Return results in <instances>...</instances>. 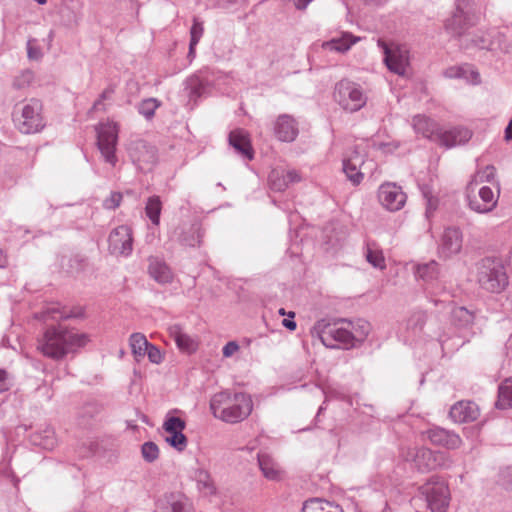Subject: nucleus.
<instances>
[{
    "instance_id": "10",
    "label": "nucleus",
    "mask_w": 512,
    "mask_h": 512,
    "mask_svg": "<svg viewBox=\"0 0 512 512\" xmlns=\"http://www.w3.org/2000/svg\"><path fill=\"white\" fill-rule=\"evenodd\" d=\"M377 44L383 51L387 68L395 74L405 76L409 67V51L405 47H390L381 39Z\"/></svg>"
},
{
    "instance_id": "4",
    "label": "nucleus",
    "mask_w": 512,
    "mask_h": 512,
    "mask_svg": "<svg viewBox=\"0 0 512 512\" xmlns=\"http://www.w3.org/2000/svg\"><path fill=\"white\" fill-rule=\"evenodd\" d=\"M477 282L491 293H500L508 285V276L503 261L496 257H485L477 265Z\"/></svg>"
},
{
    "instance_id": "48",
    "label": "nucleus",
    "mask_w": 512,
    "mask_h": 512,
    "mask_svg": "<svg viewBox=\"0 0 512 512\" xmlns=\"http://www.w3.org/2000/svg\"><path fill=\"white\" fill-rule=\"evenodd\" d=\"M33 78H34V76H33V72L32 71H30V70L22 71L14 79L13 85L17 89H22V88L30 85V83L32 82Z\"/></svg>"
},
{
    "instance_id": "21",
    "label": "nucleus",
    "mask_w": 512,
    "mask_h": 512,
    "mask_svg": "<svg viewBox=\"0 0 512 512\" xmlns=\"http://www.w3.org/2000/svg\"><path fill=\"white\" fill-rule=\"evenodd\" d=\"M406 461L412 462L414 467L420 472L433 470L434 451L426 447L409 448L406 454H403Z\"/></svg>"
},
{
    "instance_id": "57",
    "label": "nucleus",
    "mask_w": 512,
    "mask_h": 512,
    "mask_svg": "<svg viewBox=\"0 0 512 512\" xmlns=\"http://www.w3.org/2000/svg\"><path fill=\"white\" fill-rule=\"evenodd\" d=\"M10 388L9 374L6 370L0 369V393H3Z\"/></svg>"
},
{
    "instance_id": "51",
    "label": "nucleus",
    "mask_w": 512,
    "mask_h": 512,
    "mask_svg": "<svg viewBox=\"0 0 512 512\" xmlns=\"http://www.w3.org/2000/svg\"><path fill=\"white\" fill-rule=\"evenodd\" d=\"M122 200V194L119 192H112L108 198H106L103 202V206L106 209H115L117 208Z\"/></svg>"
},
{
    "instance_id": "7",
    "label": "nucleus",
    "mask_w": 512,
    "mask_h": 512,
    "mask_svg": "<svg viewBox=\"0 0 512 512\" xmlns=\"http://www.w3.org/2000/svg\"><path fill=\"white\" fill-rule=\"evenodd\" d=\"M419 491L432 512H446L450 502V491L448 484L439 476L430 477L420 486Z\"/></svg>"
},
{
    "instance_id": "26",
    "label": "nucleus",
    "mask_w": 512,
    "mask_h": 512,
    "mask_svg": "<svg viewBox=\"0 0 512 512\" xmlns=\"http://www.w3.org/2000/svg\"><path fill=\"white\" fill-rule=\"evenodd\" d=\"M229 144L245 160L253 159V149L248 138V134L243 129H236L230 132Z\"/></svg>"
},
{
    "instance_id": "31",
    "label": "nucleus",
    "mask_w": 512,
    "mask_h": 512,
    "mask_svg": "<svg viewBox=\"0 0 512 512\" xmlns=\"http://www.w3.org/2000/svg\"><path fill=\"white\" fill-rule=\"evenodd\" d=\"M258 464L263 475L269 480H278L281 476V470L274 459L265 453L258 454Z\"/></svg>"
},
{
    "instance_id": "47",
    "label": "nucleus",
    "mask_w": 512,
    "mask_h": 512,
    "mask_svg": "<svg viewBox=\"0 0 512 512\" xmlns=\"http://www.w3.org/2000/svg\"><path fill=\"white\" fill-rule=\"evenodd\" d=\"M163 429L167 434L171 432L183 431L185 429V422L179 417H169L165 420Z\"/></svg>"
},
{
    "instance_id": "29",
    "label": "nucleus",
    "mask_w": 512,
    "mask_h": 512,
    "mask_svg": "<svg viewBox=\"0 0 512 512\" xmlns=\"http://www.w3.org/2000/svg\"><path fill=\"white\" fill-rule=\"evenodd\" d=\"M360 37L353 36L349 32H342L340 36L333 37L329 41H325L322 47L325 50L335 51L339 53L347 52L355 43L360 41Z\"/></svg>"
},
{
    "instance_id": "41",
    "label": "nucleus",
    "mask_w": 512,
    "mask_h": 512,
    "mask_svg": "<svg viewBox=\"0 0 512 512\" xmlns=\"http://www.w3.org/2000/svg\"><path fill=\"white\" fill-rule=\"evenodd\" d=\"M162 210V203L158 196H151L148 198L145 213L149 218L152 224L159 225L160 223V214Z\"/></svg>"
},
{
    "instance_id": "13",
    "label": "nucleus",
    "mask_w": 512,
    "mask_h": 512,
    "mask_svg": "<svg viewBox=\"0 0 512 512\" xmlns=\"http://www.w3.org/2000/svg\"><path fill=\"white\" fill-rule=\"evenodd\" d=\"M109 250L112 254L129 256L133 250L132 230L127 225L114 228L108 238Z\"/></svg>"
},
{
    "instance_id": "27",
    "label": "nucleus",
    "mask_w": 512,
    "mask_h": 512,
    "mask_svg": "<svg viewBox=\"0 0 512 512\" xmlns=\"http://www.w3.org/2000/svg\"><path fill=\"white\" fill-rule=\"evenodd\" d=\"M159 512H190L189 500L181 493H170L160 500Z\"/></svg>"
},
{
    "instance_id": "39",
    "label": "nucleus",
    "mask_w": 512,
    "mask_h": 512,
    "mask_svg": "<svg viewBox=\"0 0 512 512\" xmlns=\"http://www.w3.org/2000/svg\"><path fill=\"white\" fill-rule=\"evenodd\" d=\"M301 512H342L337 506L319 498L309 499L304 502Z\"/></svg>"
},
{
    "instance_id": "54",
    "label": "nucleus",
    "mask_w": 512,
    "mask_h": 512,
    "mask_svg": "<svg viewBox=\"0 0 512 512\" xmlns=\"http://www.w3.org/2000/svg\"><path fill=\"white\" fill-rule=\"evenodd\" d=\"M146 354L152 363L159 364L162 361L161 351L154 345L149 344Z\"/></svg>"
},
{
    "instance_id": "55",
    "label": "nucleus",
    "mask_w": 512,
    "mask_h": 512,
    "mask_svg": "<svg viewBox=\"0 0 512 512\" xmlns=\"http://www.w3.org/2000/svg\"><path fill=\"white\" fill-rule=\"evenodd\" d=\"M176 344L180 349L186 350V351H189L193 348V341L185 333H183L182 336H177Z\"/></svg>"
},
{
    "instance_id": "3",
    "label": "nucleus",
    "mask_w": 512,
    "mask_h": 512,
    "mask_svg": "<svg viewBox=\"0 0 512 512\" xmlns=\"http://www.w3.org/2000/svg\"><path fill=\"white\" fill-rule=\"evenodd\" d=\"M210 410L215 418L226 423L236 424L251 414L253 402L246 393H231L225 390L212 396Z\"/></svg>"
},
{
    "instance_id": "8",
    "label": "nucleus",
    "mask_w": 512,
    "mask_h": 512,
    "mask_svg": "<svg viewBox=\"0 0 512 512\" xmlns=\"http://www.w3.org/2000/svg\"><path fill=\"white\" fill-rule=\"evenodd\" d=\"M334 99L344 110L349 112L360 110L367 102L362 87L346 79L335 85Z\"/></svg>"
},
{
    "instance_id": "23",
    "label": "nucleus",
    "mask_w": 512,
    "mask_h": 512,
    "mask_svg": "<svg viewBox=\"0 0 512 512\" xmlns=\"http://www.w3.org/2000/svg\"><path fill=\"white\" fill-rule=\"evenodd\" d=\"M449 415L456 423H466L475 421L480 415V410L472 401H459L451 407Z\"/></svg>"
},
{
    "instance_id": "17",
    "label": "nucleus",
    "mask_w": 512,
    "mask_h": 512,
    "mask_svg": "<svg viewBox=\"0 0 512 512\" xmlns=\"http://www.w3.org/2000/svg\"><path fill=\"white\" fill-rule=\"evenodd\" d=\"M202 237V227L198 222L180 224L171 234L172 240H175L179 244L187 247H196L200 245Z\"/></svg>"
},
{
    "instance_id": "64",
    "label": "nucleus",
    "mask_w": 512,
    "mask_h": 512,
    "mask_svg": "<svg viewBox=\"0 0 512 512\" xmlns=\"http://www.w3.org/2000/svg\"><path fill=\"white\" fill-rule=\"evenodd\" d=\"M297 9H305L313 0H293Z\"/></svg>"
},
{
    "instance_id": "1",
    "label": "nucleus",
    "mask_w": 512,
    "mask_h": 512,
    "mask_svg": "<svg viewBox=\"0 0 512 512\" xmlns=\"http://www.w3.org/2000/svg\"><path fill=\"white\" fill-rule=\"evenodd\" d=\"M370 324L362 319L351 321L347 319L317 321L311 329L313 337H317L327 348L350 349L361 343L368 336Z\"/></svg>"
},
{
    "instance_id": "25",
    "label": "nucleus",
    "mask_w": 512,
    "mask_h": 512,
    "mask_svg": "<svg viewBox=\"0 0 512 512\" xmlns=\"http://www.w3.org/2000/svg\"><path fill=\"white\" fill-rule=\"evenodd\" d=\"M443 76L448 79H462L472 85H478L481 82L479 72L469 64L448 67L443 71Z\"/></svg>"
},
{
    "instance_id": "2",
    "label": "nucleus",
    "mask_w": 512,
    "mask_h": 512,
    "mask_svg": "<svg viewBox=\"0 0 512 512\" xmlns=\"http://www.w3.org/2000/svg\"><path fill=\"white\" fill-rule=\"evenodd\" d=\"M88 342L86 334L61 325L49 327L38 340V350L46 357L59 360L83 347Z\"/></svg>"
},
{
    "instance_id": "33",
    "label": "nucleus",
    "mask_w": 512,
    "mask_h": 512,
    "mask_svg": "<svg viewBox=\"0 0 512 512\" xmlns=\"http://www.w3.org/2000/svg\"><path fill=\"white\" fill-rule=\"evenodd\" d=\"M417 279L423 280L427 284H432L439 276V265L436 261L418 264L415 268Z\"/></svg>"
},
{
    "instance_id": "45",
    "label": "nucleus",
    "mask_w": 512,
    "mask_h": 512,
    "mask_svg": "<svg viewBox=\"0 0 512 512\" xmlns=\"http://www.w3.org/2000/svg\"><path fill=\"white\" fill-rule=\"evenodd\" d=\"M158 106L159 103L157 102L156 99H145L138 105V112L139 114L143 115L146 119H151L154 116L155 110L158 108Z\"/></svg>"
},
{
    "instance_id": "52",
    "label": "nucleus",
    "mask_w": 512,
    "mask_h": 512,
    "mask_svg": "<svg viewBox=\"0 0 512 512\" xmlns=\"http://www.w3.org/2000/svg\"><path fill=\"white\" fill-rule=\"evenodd\" d=\"M114 94V88L112 86L107 87L94 102L92 107L93 110H100L104 100L110 99Z\"/></svg>"
},
{
    "instance_id": "35",
    "label": "nucleus",
    "mask_w": 512,
    "mask_h": 512,
    "mask_svg": "<svg viewBox=\"0 0 512 512\" xmlns=\"http://www.w3.org/2000/svg\"><path fill=\"white\" fill-rule=\"evenodd\" d=\"M32 442L43 449L52 450L57 444V439L54 430L51 427H46L33 435Z\"/></svg>"
},
{
    "instance_id": "50",
    "label": "nucleus",
    "mask_w": 512,
    "mask_h": 512,
    "mask_svg": "<svg viewBox=\"0 0 512 512\" xmlns=\"http://www.w3.org/2000/svg\"><path fill=\"white\" fill-rule=\"evenodd\" d=\"M495 177V168L493 166H486L482 171L476 174L475 180L480 182H491Z\"/></svg>"
},
{
    "instance_id": "56",
    "label": "nucleus",
    "mask_w": 512,
    "mask_h": 512,
    "mask_svg": "<svg viewBox=\"0 0 512 512\" xmlns=\"http://www.w3.org/2000/svg\"><path fill=\"white\" fill-rule=\"evenodd\" d=\"M472 43L480 49H489L491 46L490 38L486 35H481L477 37V39H472Z\"/></svg>"
},
{
    "instance_id": "38",
    "label": "nucleus",
    "mask_w": 512,
    "mask_h": 512,
    "mask_svg": "<svg viewBox=\"0 0 512 512\" xmlns=\"http://www.w3.org/2000/svg\"><path fill=\"white\" fill-rule=\"evenodd\" d=\"M426 322V315L424 312L418 311L413 313L406 322V329L408 331L407 340H413L414 337L419 335Z\"/></svg>"
},
{
    "instance_id": "9",
    "label": "nucleus",
    "mask_w": 512,
    "mask_h": 512,
    "mask_svg": "<svg viewBox=\"0 0 512 512\" xmlns=\"http://www.w3.org/2000/svg\"><path fill=\"white\" fill-rule=\"evenodd\" d=\"M473 17L471 0H457L452 16L445 21V29L452 36H464L474 24Z\"/></svg>"
},
{
    "instance_id": "37",
    "label": "nucleus",
    "mask_w": 512,
    "mask_h": 512,
    "mask_svg": "<svg viewBox=\"0 0 512 512\" xmlns=\"http://www.w3.org/2000/svg\"><path fill=\"white\" fill-rule=\"evenodd\" d=\"M496 406L499 409L512 408V377L503 381L499 386Z\"/></svg>"
},
{
    "instance_id": "60",
    "label": "nucleus",
    "mask_w": 512,
    "mask_h": 512,
    "mask_svg": "<svg viewBox=\"0 0 512 512\" xmlns=\"http://www.w3.org/2000/svg\"><path fill=\"white\" fill-rule=\"evenodd\" d=\"M196 80L198 81V84H194L195 80H192L193 82V90L194 93L201 94L205 90V85L208 84V80L203 77H197Z\"/></svg>"
},
{
    "instance_id": "43",
    "label": "nucleus",
    "mask_w": 512,
    "mask_h": 512,
    "mask_svg": "<svg viewBox=\"0 0 512 512\" xmlns=\"http://www.w3.org/2000/svg\"><path fill=\"white\" fill-rule=\"evenodd\" d=\"M166 442L178 451L185 450L187 446V438L183 431L171 432L165 438Z\"/></svg>"
},
{
    "instance_id": "53",
    "label": "nucleus",
    "mask_w": 512,
    "mask_h": 512,
    "mask_svg": "<svg viewBox=\"0 0 512 512\" xmlns=\"http://www.w3.org/2000/svg\"><path fill=\"white\" fill-rule=\"evenodd\" d=\"M423 195L426 199V216L430 217V215L436 210L437 208V200L434 199L430 192L426 189H423Z\"/></svg>"
},
{
    "instance_id": "42",
    "label": "nucleus",
    "mask_w": 512,
    "mask_h": 512,
    "mask_svg": "<svg viewBox=\"0 0 512 512\" xmlns=\"http://www.w3.org/2000/svg\"><path fill=\"white\" fill-rule=\"evenodd\" d=\"M203 32L204 28L202 22H200L197 18H194L190 29L189 56L194 55L195 47L203 36Z\"/></svg>"
},
{
    "instance_id": "40",
    "label": "nucleus",
    "mask_w": 512,
    "mask_h": 512,
    "mask_svg": "<svg viewBox=\"0 0 512 512\" xmlns=\"http://www.w3.org/2000/svg\"><path fill=\"white\" fill-rule=\"evenodd\" d=\"M129 343L132 354L136 359L146 355V350H148V345L150 344L147 338L141 333H133L130 336Z\"/></svg>"
},
{
    "instance_id": "63",
    "label": "nucleus",
    "mask_w": 512,
    "mask_h": 512,
    "mask_svg": "<svg viewBox=\"0 0 512 512\" xmlns=\"http://www.w3.org/2000/svg\"><path fill=\"white\" fill-rule=\"evenodd\" d=\"M282 325H283L285 328H287V329H289V330H291V331L295 330V329H296V326H297V325H296V322H295L294 320H291V319H283V321H282Z\"/></svg>"
},
{
    "instance_id": "24",
    "label": "nucleus",
    "mask_w": 512,
    "mask_h": 512,
    "mask_svg": "<svg viewBox=\"0 0 512 512\" xmlns=\"http://www.w3.org/2000/svg\"><path fill=\"white\" fill-rule=\"evenodd\" d=\"M274 133L278 140L292 142L298 135L297 123L289 115H280L275 122Z\"/></svg>"
},
{
    "instance_id": "6",
    "label": "nucleus",
    "mask_w": 512,
    "mask_h": 512,
    "mask_svg": "<svg viewBox=\"0 0 512 512\" xmlns=\"http://www.w3.org/2000/svg\"><path fill=\"white\" fill-rule=\"evenodd\" d=\"M97 147L104 161L115 167L118 162L116 154L118 144V124L113 121L99 123L96 126Z\"/></svg>"
},
{
    "instance_id": "14",
    "label": "nucleus",
    "mask_w": 512,
    "mask_h": 512,
    "mask_svg": "<svg viewBox=\"0 0 512 512\" xmlns=\"http://www.w3.org/2000/svg\"><path fill=\"white\" fill-rule=\"evenodd\" d=\"M406 194L395 183H384L378 189V200L388 211L401 210L406 203Z\"/></svg>"
},
{
    "instance_id": "46",
    "label": "nucleus",
    "mask_w": 512,
    "mask_h": 512,
    "mask_svg": "<svg viewBox=\"0 0 512 512\" xmlns=\"http://www.w3.org/2000/svg\"><path fill=\"white\" fill-rule=\"evenodd\" d=\"M432 465H433V470L438 469V468L449 469L453 465V460L447 453L437 451V452H434Z\"/></svg>"
},
{
    "instance_id": "11",
    "label": "nucleus",
    "mask_w": 512,
    "mask_h": 512,
    "mask_svg": "<svg viewBox=\"0 0 512 512\" xmlns=\"http://www.w3.org/2000/svg\"><path fill=\"white\" fill-rule=\"evenodd\" d=\"M466 197L468 207L472 211L480 214L491 212L496 207L498 201V193L495 194L489 186L480 187L475 194L472 183L468 186Z\"/></svg>"
},
{
    "instance_id": "59",
    "label": "nucleus",
    "mask_w": 512,
    "mask_h": 512,
    "mask_svg": "<svg viewBox=\"0 0 512 512\" xmlns=\"http://www.w3.org/2000/svg\"><path fill=\"white\" fill-rule=\"evenodd\" d=\"M323 394L325 395L326 400L331 398H344V394L338 392L335 388L327 387L322 389Z\"/></svg>"
},
{
    "instance_id": "44",
    "label": "nucleus",
    "mask_w": 512,
    "mask_h": 512,
    "mask_svg": "<svg viewBox=\"0 0 512 512\" xmlns=\"http://www.w3.org/2000/svg\"><path fill=\"white\" fill-rule=\"evenodd\" d=\"M141 454L146 462L153 463L159 457V448L154 442L147 441L141 446Z\"/></svg>"
},
{
    "instance_id": "18",
    "label": "nucleus",
    "mask_w": 512,
    "mask_h": 512,
    "mask_svg": "<svg viewBox=\"0 0 512 512\" xmlns=\"http://www.w3.org/2000/svg\"><path fill=\"white\" fill-rule=\"evenodd\" d=\"M130 157L141 170H150L157 161V150L154 146L139 141L131 149Z\"/></svg>"
},
{
    "instance_id": "58",
    "label": "nucleus",
    "mask_w": 512,
    "mask_h": 512,
    "mask_svg": "<svg viewBox=\"0 0 512 512\" xmlns=\"http://www.w3.org/2000/svg\"><path fill=\"white\" fill-rule=\"evenodd\" d=\"M239 350V345L235 341L228 342L222 349L224 357H231Z\"/></svg>"
},
{
    "instance_id": "34",
    "label": "nucleus",
    "mask_w": 512,
    "mask_h": 512,
    "mask_svg": "<svg viewBox=\"0 0 512 512\" xmlns=\"http://www.w3.org/2000/svg\"><path fill=\"white\" fill-rule=\"evenodd\" d=\"M451 319L452 323L460 328L465 329L468 328L474 321V314L472 311L468 310L465 307H454L451 310Z\"/></svg>"
},
{
    "instance_id": "15",
    "label": "nucleus",
    "mask_w": 512,
    "mask_h": 512,
    "mask_svg": "<svg viewBox=\"0 0 512 512\" xmlns=\"http://www.w3.org/2000/svg\"><path fill=\"white\" fill-rule=\"evenodd\" d=\"M463 234L459 227L450 226L444 229L438 246L440 258L449 259L462 249Z\"/></svg>"
},
{
    "instance_id": "12",
    "label": "nucleus",
    "mask_w": 512,
    "mask_h": 512,
    "mask_svg": "<svg viewBox=\"0 0 512 512\" xmlns=\"http://www.w3.org/2000/svg\"><path fill=\"white\" fill-rule=\"evenodd\" d=\"M366 164L364 154L358 146L345 152L342 160V169L347 179L353 184L358 185L362 182L364 172L363 166Z\"/></svg>"
},
{
    "instance_id": "30",
    "label": "nucleus",
    "mask_w": 512,
    "mask_h": 512,
    "mask_svg": "<svg viewBox=\"0 0 512 512\" xmlns=\"http://www.w3.org/2000/svg\"><path fill=\"white\" fill-rule=\"evenodd\" d=\"M35 317L46 322L49 320L59 321L69 319L77 317V315L72 314L70 310L64 307H61L59 303H50L41 312L36 313Z\"/></svg>"
},
{
    "instance_id": "16",
    "label": "nucleus",
    "mask_w": 512,
    "mask_h": 512,
    "mask_svg": "<svg viewBox=\"0 0 512 512\" xmlns=\"http://www.w3.org/2000/svg\"><path fill=\"white\" fill-rule=\"evenodd\" d=\"M473 133L464 126H453L450 128H441L438 132L437 144L447 149L466 144L472 137Z\"/></svg>"
},
{
    "instance_id": "20",
    "label": "nucleus",
    "mask_w": 512,
    "mask_h": 512,
    "mask_svg": "<svg viewBox=\"0 0 512 512\" xmlns=\"http://www.w3.org/2000/svg\"><path fill=\"white\" fill-rule=\"evenodd\" d=\"M426 434L432 444L442 446L446 449H457L462 444V440L458 434L441 427H433L429 429Z\"/></svg>"
},
{
    "instance_id": "36",
    "label": "nucleus",
    "mask_w": 512,
    "mask_h": 512,
    "mask_svg": "<svg viewBox=\"0 0 512 512\" xmlns=\"http://www.w3.org/2000/svg\"><path fill=\"white\" fill-rule=\"evenodd\" d=\"M195 480L198 490L203 495H212L215 493L216 488L209 472L205 469H197L195 471Z\"/></svg>"
},
{
    "instance_id": "61",
    "label": "nucleus",
    "mask_w": 512,
    "mask_h": 512,
    "mask_svg": "<svg viewBox=\"0 0 512 512\" xmlns=\"http://www.w3.org/2000/svg\"><path fill=\"white\" fill-rule=\"evenodd\" d=\"M237 0H209L210 5L219 8H229L231 4L235 3Z\"/></svg>"
},
{
    "instance_id": "19",
    "label": "nucleus",
    "mask_w": 512,
    "mask_h": 512,
    "mask_svg": "<svg viewBox=\"0 0 512 512\" xmlns=\"http://www.w3.org/2000/svg\"><path fill=\"white\" fill-rule=\"evenodd\" d=\"M301 180L302 176L295 169H273L268 177L270 188L277 192L284 191L290 184L298 183Z\"/></svg>"
},
{
    "instance_id": "22",
    "label": "nucleus",
    "mask_w": 512,
    "mask_h": 512,
    "mask_svg": "<svg viewBox=\"0 0 512 512\" xmlns=\"http://www.w3.org/2000/svg\"><path fill=\"white\" fill-rule=\"evenodd\" d=\"M412 127L417 135L435 143L437 142L438 132L442 128L437 121L424 114H417L412 118Z\"/></svg>"
},
{
    "instance_id": "28",
    "label": "nucleus",
    "mask_w": 512,
    "mask_h": 512,
    "mask_svg": "<svg viewBox=\"0 0 512 512\" xmlns=\"http://www.w3.org/2000/svg\"><path fill=\"white\" fill-rule=\"evenodd\" d=\"M148 272L151 278L160 284H167L173 280V273L170 267L157 257L149 258Z\"/></svg>"
},
{
    "instance_id": "5",
    "label": "nucleus",
    "mask_w": 512,
    "mask_h": 512,
    "mask_svg": "<svg viewBox=\"0 0 512 512\" xmlns=\"http://www.w3.org/2000/svg\"><path fill=\"white\" fill-rule=\"evenodd\" d=\"M13 120L17 129L23 134H34L42 131L46 126L42 102L31 98L27 102L16 105Z\"/></svg>"
},
{
    "instance_id": "62",
    "label": "nucleus",
    "mask_w": 512,
    "mask_h": 512,
    "mask_svg": "<svg viewBox=\"0 0 512 512\" xmlns=\"http://www.w3.org/2000/svg\"><path fill=\"white\" fill-rule=\"evenodd\" d=\"M170 335L173 337L175 342L177 341V336H182L183 332L180 326L174 325L169 328Z\"/></svg>"
},
{
    "instance_id": "49",
    "label": "nucleus",
    "mask_w": 512,
    "mask_h": 512,
    "mask_svg": "<svg viewBox=\"0 0 512 512\" xmlns=\"http://www.w3.org/2000/svg\"><path fill=\"white\" fill-rule=\"evenodd\" d=\"M27 54L28 58L31 60H38L41 58V49L37 46L36 39H29L27 41Z\"/></svg>"
},
{
    "instance_id": "32",
    "label": "nucleus",
    "mask_w": 512,
    "mask_h": 512,
    "mask_svg": "<svg viewBox=\"0 0 512 512\" xmlns=\"http://www.w3.org/2000/svg\"><path fill=\"white\" fill-rule=\"evenodd\" d=\"M365 258L369 264L378 269H385L386 262L382 249L375 242H367L364 252Z\"/></svg>"
}]
</instances>
